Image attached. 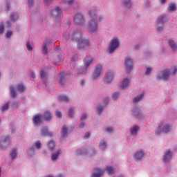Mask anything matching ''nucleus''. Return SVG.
<instances>
[{
	"label": "nucleus",
	"instance_id": "f257e3e1",
	"mask_svg": "<svg viewBox=\"0 0 177 177\" xmlns=\"http://www.w3.org/2000/svg\"><path fill=\"white\" fill-rule=\"evenodd\" d=\"M70 37L73 41L77 42L78 49H82L86 46L91 45V42L87 39H82V32L80 30H73Z\"/></svg>",
	"mask_w": 177,
	"mask_h": 177
},
{
	"label": "nucleus",
	"instance_id": "f03ea898",
	"mask_svg": "<svg viewBox=\"0 0 177 177\" xmlns=\"http://www.w3.org/2000/svg\"><path fill=\"white\" fill-rule=\"evenodd\" d=\"M89 15L93 18L91 21L88 22V30L91 32H95L97 31V23L95 20V12L93 10L88 11Z\"/></svg>",
	"mask_w": 177,
	"mask_h": 177
},
{
	"label": "nucleus",
	"instance_id": "7ed1b4c3",
	"mask_svg": "<svg viewBox=\"0 0 177 177\" xmlns=\"http://www.w3.org/2000/svg\"><path fill=\"white\" fill-rule=\"evenodd\" d=\"M162 122L158 127V129L156 131V135H161L162 133H168L172 129V125L169 124H165Z\"/></svg>",
	"mask_w": 177,
	"mask_h": 177
},
{
	"label": "nucleus",
	"instance_id": "20e7f679",
	"mask_svg": "<svg viewBox=\"0 0 177 177\" xmlns=\"http://www.w3.org/2000/svg\"><path fill=\"white\" fill-rule=\"evenodd\" d=\"M92 62H93V59L86 57L84 59L85 68L79 69L77 71L78 74H86L88 67H89V65L92 63Z\"/></svg>",
	"mask_w": 177,
	"mask_h": 177
},
{
	"label": "nucleus",
	"instance_id": "39448f33",
	"mask_svg": "<svg viewBox=\"0 0 177 177\" xmlns=\"http://www.w3.org/2000/svg\"><path fill=\"white\" fill-rule=\"evenodd\" d=\"M120 46V41H118V39L113 38L109 44V53H113L115 49L118 48V47Z\"/></svg>",
	"mask_w": 177,
	"mask_h": 177
},
{
	"label": "nucleus",
	"instance_id": "423d86ee",
	"mask_svg": "<svg viewBox=\"0 0 177 177\" xmlns=\"http://www.w3.org/2000/svg\"><path fill=\"white\" fill-rule=\"evenodd\" d=\"M50 16L53 17H55V19H60L62 16H63V12H62V10L60 8L57 7L55 10H52L50 12Z\"/></svg>",
	"mask_w": 177,
	"mask_h": 177
},
{
	"label": "nucleus",
	"instance_id": "0eeeda50",
	"mask_svg": "<svg viewBox=\"0 0 177 177\" xmlns=\"http://www.w3.org/2000/svg\"><path fill=\"white\" fill-rule=\"evenodd\" d=\"M102 68H103V66L101 64L97 65V66L95 67V70L92 76L93 80H97V78H99L100 77V74H102Z\"/></svg>",
	"mask_w": 177,
	"mask_h": 177
},
{
	"label": "nucleus",
	"instance_id": "6e6552de",
	"mask_svg": "<svg viewBox=\"0 0 177 177\" xmlns=\"http://www.w3.org/2000/svg\"><path fill=\"white\" fill-rule=\"evenodd\" d=\"M75 23L76 24H79L80 26H82L84 23H85V19L84 18V16L81 14H76L73 19Z\"/></svg>",
	"mask_w": 177,
	"mask_h": 177
},
{
	"label": "nucleus",
	"instance_id": "1a4fd4ad",
	"mask_svg": "<svg viewBox=\"0 0 177 177\" xmlns=\"http://www.w3.org/2000/svg\"><path fill=\"white\" fill-rule=\"evenodd\" d=\"M10 142V138H9V136H7L3 138V140L0 141V147L1 149H5L9 145V143Z\"/></svg>",
	"mask_w": 177,
	"mask_h": 177
},
{
	"label": "nucleus",
	"instance_id": "9d476101",
	"mask_svg": "<svg viewBox=\"0 0 177 177\" xmlns=\"http://www.w3.org/2000/svg\"><path fill=\"white\" fill-rule=\"evenodd\" d=\"M125 66H126V70H127V73H129V71H131V69L133 68L132 59H131L129 57L126 59Z\"/></svg>",
	"mask_w": 177,
	"mask_h": 177
},
{
	"label": "nucleus",
	"instance_id": "9b49d317",
	"mask_svg": "<svg viewBox=\"0 0 177 177\" xmlns=\"http://www.w3.org/2000/svg\"><path fill=\"white\" fill-rule=\"evenodd\" d=\"M165 18V17L160 16L156 21L157 25L158 26V31H162V27H164V22H165L164 19Z\"/></svg>",
	"mask_w": 177,
	"mask_h": 177
},
{
	"label": "nucleus",
	"instance_id": "f8f14e48",
	"mask_svg": "<svg viewBox=\"0 0 177 177\" xmlns=\"http://www.w3.org/2000/svg\"><path fill=\"white\" fill-rule=\"evenodd\" d=\"M32 122L35 125H39L42 122V115L41 114L35 115L32 118Z\"/></svg>",
	"mask_w": 177,
	"mask_h": 177
},
{
	"label": "nucleus",
	"instance_id": "ddd939ff",
	"mask_svg": "<svg viewBox=\"0 0 177 177\" xmlns=\"http://www.w3.org/2000/svg\"><path fill=\"white\" fill-rule=\"evenodd\" d=\"M114 75H113L112 72H107L106 75H105V78H104V83L105 84H110V82L111 81H113V78Z\"/></svg>",
	"mask_w": 177,
	"mask_h": 177
},
{
	"label": "nucleus",
	"instance_id": "4468645a",
	"mask_svg": "<svg viewBox=\"0 0 177 177\" xmlns=\"http://www.w3.org/2000/svg\"><path fill=\"white\" fill-rule=\"evenodd\" d=\"M104 174V170L102 169H95V171L93 173L91 177H102Z\"/></svg>",
	"mask_w": 177,
	"mask_h": 177
},
{
	"label": "nucleus",
	"instance_id": "2eb2a0df",
	"mask_svg": "<svg viewBox=\"0 0 177 177\" xmlns=\"http://www.w3.org/2000/svg\"><path fill=\"white\" fill-rule=\"evenodd\" d=\"M171 157H172V152L170 150H167L164 155L163 161L165 162H168V161L171 160Z\"/></svg>",
	"mask_w": 177,
	"mask_h": 177
},
{
	"label": "nucleus",
	"instance_id": "dca6fc26",
	"mask_svg": "<svg viewBox=\"0 0 177 177\" xmlns=\"http://www.w3.org/2000/svg\"><path fill=\"white\" fill-rule=\"evenodd\" d=\"M134 157L136 160H142V158L145 157V152L143 151H137L135 153Z\"/></svg>",
	"mask_w": 177,
	"mask_h": 177
},
{
	"label": "nucleus",
	"instance_id": "f3484780",
	"mask_svg": "<svg viewBox=\"0 0 177 177\" xmlns=\"http://www.w3.org/2000/svg\"><path fill=\"white\" fill-rule=\"evenodd\" d=\"M41 133L42 136H52V133L48 131V127H43L41 130Z\"/></svg>",
	"mask_w": 177,
	"mask_h": 177
},
{
	"label": "nucleus",
	"instance_id": "a211bd4d",
	"mask_svg": "<svg viewBox=\"0 0 177 177\" xmlns=\"http://www.w3.org/2000/svg\"><path fill=\"white\" fill-rule=\"evenodd\" d=\"M169 75H171L169 70H164L162 71V78H163V80H168V78H169Z\"/></svg>",
	"mask_w": 177,
	"mask_h": 177
},
{
	"label": "nucleus",
	"instance_id": "6ab92c4d",
	"mask_svg": "<svg viewBox=\"0 0 177 177\" xmlns=\"http://www.w3.org/2000/svg\"><path fill=\"white\" fill-rule=\"evenodd\" d=\"M129 86V79L125 78L122 81V84L120 85V88H122V89H125V88H128Z\"/></svg>",
	"mask_w": 177,
	"mask_h": 177
},
{
	"label": "nucleus",
	"instance_id": "aec40b11",
	"mask_svg": "<svg viewBox=\"0 0 177 177\" xmlns=\"http://www.w3.org/2000/svg\"><path fill=\"white\" fill-rule=\"evenodd\" d=\"M44 118L46 121H50L52 120V113L49 111L44 112Z\"/></svg>",
	"mask_w": 177,
	"mask_h": 177
},
{
	"label": "nucleus",
	"instance_id": "412c9836",
	"mask_svg": "<svg viewBox=\"0 0 177 177\" xmlns=\"http://www.w3.org/2000/svg\"><path fill=\"white\" fill-rule=\"evenodd\" d=\"M66 75L64 72H62L59 75V84L64 85V81L66 80Z\"/></svg>",
	"mask_w": 177,
	"mask_h": 177
},
{
	"label": "nucleus",
	"instance_id": "4be33fe9",
	"mask_svg": "<svg viewBox=\"0 0 177 177\" xmlns=\"http://www.w3.org/2000/svg\"><path fill=\"white\" fill-rule=\"evenodd\" d=\"M60 153H61V152H60V150H58V151H57V153H53L52 156H51V160H52L53 161H56V160H57L59 156H60Z\"/></svg>",
	"mask_w": 177,
	"mask_h": 177
},
{
	"label": "nucleus",
	"instance_id": "5701e85b",
	"mask_svg": "<svg viewBox=\"0 0 177 177\" xmlns=\"http://www.w3.org/2000/svg\"><path fill=\"white\" fill-rule=\"evenodd\" d=\"M138 131H139V127L138 126H134L133 128L130 129V132L132 135H136Z\"/></svg>",
	"mask_w": 177,
	"mask_h": 177
},
{
	"label": "nucleus",
	"instance_id": "b1692460",
	"mask_svg": "<svg viewBox=\"0 0 177 177\" xmlns=\"http://www.w3.org/2000/svg\"><path fill=\"white\" fill-rule=\"evenodd\" d=\"M61 133L62 138H66V136H67V127L66 126H63Z\"/></svg>",
	"mask_w": 177,
	"mask_h": 177
},
{
	"label": "nucleus",
	"instance_id": "393cba45",
	"mask_svg": "<svg viewBox=\"0 0 177 177\" xmlns=\"http://www.w3.org/2000/svg\"><path fill=\"white\" fill-rule=\"evenodd\" d=\"M169 45L171 48L172 50H176V44L175 43V41H174L172 40H169Z\"/></svg>",
	"mask_w": 177,
	"mask_h": 177
},
{
	"label": "nucleus",
	"instance_id": "a878e982",
	"mask_svg": "<svg viewBox=\"0 0 177 177\" xmlns=\"http://www.w3.org/2000/svg\"><path fill=\"white\" fill-rule=\"evenodd\" d=\"M10 89V95L12 97H16V96H17V94L16 93V91H15V87L11 86Z\"/></svg>",
	"mask_w": 177,
	"mask_h": 177
},
{
	"label": "nucleus",
	"instance_id": "bb28decb",
	"mask_svg": "<svg viewBox=\"0 0 177 177\" xmlns=\"http://www.w3.org/2000/svg\"><path fill=\"white\" fill-rule=\"evenodd\" d=\"M168 10L169 12H174V10H176V6L174 3H170V5L168 7Z\"/></svg>",
	"mask_w": 177,
	"mask_h": 177
},
{
	"label": "nucleus",
	"instance_id": "cd10ccee",
	"mask_svg": "<svg viewBox=\"0 0 177 177\" xmlns=\"http://www.w3.org/2000/svg\"><path fill=\"white\" fill-rule=\"evenodd\" d=\"M144 93L140 94V95L136 97L133 100L134 103H138L144 96Z\"/></svg>",
	"mask_w": 177,
	"mask_h": 177
},
{
	"label": "nucleus",
	"instance_id": "c85d7f7f",
	"mask_svg": "<svg viewBox=\"0 0 177 177\" xmlns=\"http://www.w3.org/2000/svg\"><path fill=\"white\" fill-rule=\"evenodd\" d=\"M123 3L127 8H130L132 5L131 0H123Z\"/></svg>",
	"mask_w": 177,
	"mask_h": 177
},
{
	"label": "nucleus",
	"instance_id": "c756f323",
	"mask_svg": "<svg viewBox=\"0 0 177 177\" xmlns=\"http://www.w3.org/2000/svg\"><path fill=\"white\" fill-rule=\"evenodd\" d=\"M17 89L19 92H24L26 91V87L23 84H19L17 86Z\"/></svg>",
	"mask_w": 177,
	"mask_h": 177
},
{
	"label": "nucleus",
	"instance_id": "7c9ffc66",
	"mask_svg": "<svg viewBox=\"0 0 177 177\" xmlns=\"http://www.w3.org/2000/svg\"><path fill=\"white\" fill-rule=\"evenodd\" d=\"M109 175H113V174H114V169L111 167H107L106 168Z\"/></svg>",
	"mask_w": 177,
	"mask_h": 177
},
{
	"label": "nucleus",
	"instance_id": "2f4dec72",
	"mask_svg": "<svg viewBox=\"0 0 177 177\" xmlns=\"http://www.w3.org/2000/svg\"><path fill=\"white\" fill-rule=\"evenodd\" d=\"M60 102H68V97L66 95H60L59 96Z\"/></svg>",
	"mask_w": 177,
	"mask_h": 177
},
{
	"label": "nucleus",
	"instance_id": "473e14b6",
	"mask_svg": "<svg viewBox=\"0 0 177 177\" xmlns=\"http://www.w3.org/2000/svg\"><path fill=\"white\" fill-rule=\"evenodd\" d=\"M48 148L51 151L55 149V142H53V140L50 141L48 142Z\"/></svg>",
	"mask_w": 177,
	"mask_h": 177
},
{
	"label": "nucleus",
	"instance_id": "72a5a7b5",
	"mask_svg": "<svg viewBox=\"0 0 177 177\" xmlns=\"http://www.w3.org/2000/svg\"><path fill=\"white\" fill-rule=\"evenodd\" d=\"M10 17H11V20H12V21H16V20H17V19H19V15H17V13L12 14Z\"/></svg>",
	"mask_w": 177,
	"mask_h": 177
},
{
	"label": "nucleus",
	"instance_id": "f704fd0d",
	"mask_svg": "<svg viewBox=\"0 0 177 177\" xmlns=\"http://www.w3.org/2000/svg\"><path fill=\"white\" fill-rule=\"evenodd\" d=\"M10 155L12 160H15V158H16V156H17V152H16V149H13Z\"/></svg>",
	"mask_w": 177,
	"mask_h": 177
},
{
	"label": "nucleus",
	"instance_id": "c9c22d12",
	"mask_svg": "<svg viewBox=\"0 0 177 177\" xmlns=\"http://www.w3.org/2000/svg\"><path fill=\"white\" fill-rule=\"evenodd\" d=\"M100 147L102 150H104V149H106V147H107V144L106 143V142H100Z\"/></svg>",
	"mask_w": 177,
	"mask_h": 177
},
{
	"label": "nucleus",
	"instance_id": "e433bc0d",
	"mask_svg": "<svg viewBox=\"0 0 177 177\" xmlns=\"http://www.w3.org/2000/svg\"><path fill=\"white\" fill-rule=\"evenodd\" d=\"M9 109V102L6 103L5 105H3L1 108V111H6Z\"/></svg>",
	"mask_w": 177,
	"mask_h": 177
},
{
	"label": "nucleus",
	"instance_id": "4c0bfd02",
	"mask_svg": "<svg viewBox=\"0 0 177 177\" xmlns=\"http://www.w3.org/2000/svg\"><path fill=\"white\" fill-rule=\"evenodd\" d=\"M119 96H120V93H115L112 95V99H113V100H117V99H118Z\"/></svg>",
	"mask_w": 177,
	"mask_h": 177
},
{
	"label": "nucleus",
	"instance_id": "58836bf2",
	"mask_svg": "<svg viewBox=\"0 0 177 177\" xmlns=\"http://www.w3.org/2000/svg\"><path fill=\"white\" fill-rule=\"evenodd\" d=\"M40 76H41V80H44V78H45V77H46V73H45V71H44V70H41Z\"/></svg>",
	"mask_w": 177,
	"mask_h": 177
},
{
	"label": "nucleus",
	"instance_id": "ea45409f",
	"mask_svg": "<svg viewBox=\"0 0 177 177\" xmlns=\"http://www.w3.org/2000/svg\"><path fill=\"white\" fill-rule=\"evenodd\" d=\"M42 50L44 53L46 54L48 53V48H46V44H44L42 46Z\"/></svg>",
	"mask_w": 177,
	"mask_h": 177
},
{
	"label": "nucleus",
	"instance_id": "a19ab883",
	"mask_svg": "<svg viewBox=\"0 0 177 177\" xmlns=\"http://www.w3.org/2000/svg\"><path fill=\"white\" fill-rule=\"evenodd\" d=\"M35 147L37 149H41V142L40 141H37L35 142Z\"/></svg>",
	"mask_w": 177,
	"mask_h": 177
},
{
	"label": "nucleus",
	"instance_id": "79ce46f5",
	"mask_svg": "<svg viewBox=\"0 0 177 177\" xmlns=\"http://www.w3.org/2000/svg\"><path fill=\"white\" fill-rule=\"evenodd\" d=\"M26 48H27L28 50H32V47L31 46V44H30V41L27 42Z\"/></svg>",
	"mask_w": 177,
	"mask_h": 177
},
{
	"label": "nucleus",
	"instance_id": "37998d69",
	"mask_svg": "<svg viewBox=\"0 0 177 177\" xmlns=\"http://www.w3.org/2000/svg\"><path fill=\"white\" fill-rule=\"evenodd\" d=\"M97 111L98 114H102V111H103V108H102V106H98V107L97 108Z\"/></svg>",
	"mask_w": 177,
	"mask_h": 177
},
{
	"label": "nucleus",
	"instance_id": "c03bdc74",
	"mask_svg": "<svg viewBox=\"0 0 177 177\" xmlns=\"http://www.w3.org/2000/svg\"><path fill=\"white\" fill-rule=\"evenodd\" d=\"M73 113H74V109H73V108H71L68 111L69 117H73Z\"/></svg>",
	"mask_w": 177,
	"mask_h": 177
},
{
	"label": "nucleus",
	"instance_id": "a18cd8bd",
	"mask_svg": "<svg viewBox=\"0 0 177 177\" xmlns=\"http://www.w3.org/2000/svg\"><path fill=\"white\" fill-rule=\"evenodd\" d=\"M12 34H13V32H12V31H8L6 35V38H10V37H12Z\"/></svg>",
	"mask_w": 177,
	"mask_h": 177
},
{
	"label": "nucleus",
	"instance_id": "49530a36",
	"mask_svg": "<svg viewBox=\"0 0 177 177\" xmlns=\"http://www.w3.org/2000/svg\"><path fill=\"white\" fill-rule=\"evenodd\" d=\"M5 31V28L3 27V25L0 26V34H2Z\"/></svg>",
	"mask_w": 177,
	"mask_h": 177
},
{
	"label": "nucleus",
	"instance_id": "de8ad7c7",
	"mask_svg": "<svg viewBox=\"0 0 177 177\" xmlns=\"http://www.w3.org/2000/svg\"><path fill=\"white\" fill-rule=\"evenodd\" d=\"M172 69H173L172 74H173V75H175V74L177 73V67L174 66L172 68Z\"/></svg>",
	"mask_w": 177,
	"mask_h": 177
},
{
	"label": "nucleus",
	"instance_id": "09e8293b",
	"mask_svg": "<svg viewBox=\"0 0 177 177\" xmlns=\"http://www.w3.org/2000/svg\"><path fill=\"white\" fill-rule=\"evenodd\" d=\"M151 73V68H147V71L145 72V74L147 75Z\"/></svg>",
	"mask_w": 177,
	"mask_h": 177
},
{
	"label": "nucleus",
	"instance_id": "8fccbe9b",
	"mask_svg": "<svg viewBox=\"0 0 177 177\" xmlns=\"http://www.w3.org/2000/svg\"><path fill=\"white\" fill-rule=\"evenodd\" d=\"M106 132H108V133H110L113 132V128L108 127L106 129Z\"/></svg>",
	"mask_w": 177,
	"mask_h": 177
},
{
	"label": "nucleus",
	"instance_id": "3c124183",
	"mask_svg": "<svg viewBox=\"0 0 177 177\" xmlns=\"http://www.w3.org/2000/svg\"><path fill=\"white\" fill-rule=\"evenodd\" d=\"M74 2V0H65V3H68V5H71Z\"/></svg>",
	"mask_w": 177,
	"mask_h": 177
},
{
	"label": "nucleus",
	"instance_id": "603ef678",
	"mask_svg": "<svg viewBox=\"0 0 177 177\" xmlns=\"http://www.w3.org/2000/svg\"><path fill=\"white\" fill-rule=\"evenodd\" d=\"M56 116L58 117V118H60V117H62V112L57 111L56 112Z\"/></svg>",
	"mask_w": 177,
	"mask_h": 177
},
{
	"label": "nucleus",
	"instance_id": "864d4df0",
	"mask_svg": "<svg viewBox=\"0 0 177 177\" xmlns=\"http://www.w3.org/2000/svg\"><path fill=\"white\" fill-rule=\"evenodd\" d=\"M28 3L29 6H32L34 3V1L32 0H28Z\"/></svg>",
	"mask_w": 177,
	"mask_h": 177
},
{
	"label": "nucleus",
	"instance_id": "5fc2aeb1",
	"mask_svg": "<svg viewBox=\"0 0 177 177\" xmlns=\"http://www.w3.org/2000/svg\"><path fill=\"white\" fill-rule=\"evenodd\" d=\"M63 57H64L63 54H61V56L58 57L57 62L59 63V62H60L62 60V59H63Z\"/></svg>",
	"mask_w": 177,
	"mask_h": 177
},
{
	"label": "nucleus",
	"instance_id": "6e6d98bb",
	"mask_svg": "<svg viewBox=\"0 0 177 177\" xmlns=\"http://www.w3.org/2000/svg\"><path fill=\"white\" fill-rule=\"evenodd\" d=\"M91 136V133L89 132H87L85 136H84V138L85 139H88V138H89Z\"/></svg>",
	"mask_w": 177,
	"mask_h": 177
},
{
	"label": "nucleus",
	"instance_id": "4d7b16f0",
	"mask_svg": "<svg viewBox=\"0 0 177 177\" xmlns=\"http://www.w3.org/2000/svg\"><path fill=\"white\" fill-rule=\"evenodd\" d=\"M53 0H44L46 5H49Z\"/></svg>",
	"mask_w": 177,
	"mask_h": 177
},
{
	"label": "nucleus",
	"instance_id": "13d9d810",
	"mask_svg": "<svg viewBox=\"0 0 177 177\" xmlns=\"http://www.w3.org/2000/svg\"><path fill=\"white\" fill-rule=\"evenodd\" d=\"M77 153V154H84V151H82V149H78Z\"/></svg>",
	"mask_w": 177,
	"mask_h": 177
},
{
	"label": "nucleus",
	"instance_id": "bf43d9fd",
	"mask_svg": "<svg viewBox=\"0 0 177 177\" xmlns=\"http://www.w3.org/2000/svg\"><path fill=\"white\" fill-rule=\"evenodd\" d=\"M84 127H85V123L84 122H82L80 125V128H84Z\"/></svg>",
	"mask_w": 177,
	"mask_h": 177
},
{
	"label": "nucleus",
	"instance_id": "052dcab7",
	"mask_svg": "<svg viewBox=\"0 0 177 177\" xmlns=\"http://www.w3.org/2000/svg\"><path fill=\"white\" fill-rule=\"evenodd\" d=\"M86 118V114H83V115L81 118V120H85Z\"/></svg>",
	"mask_w": 177,
	"mask_h": 177
},
{
	"label": "nucleus",
	"instance_id": "680f3d73",
	"mask_svg": "<svg viewBox=\"0 0 177 177\" xmlns=\"http://www.w3.org/2000/svg\"><path fill=\"white\" fill-rule=\"evenodd\" d=\"M81 85L82 86H84V85H85V82L84 80H82Z\"/></svg>",
	"mask_w": 177,
	"mask_h": 177
},
{
	"label": "nucleus",
	"instance_id": "e2e57ef3",
	"mask_svg": "<svg viewBox=\"0 0 177 177\" xmlns=\"http://www.w3.org/2000/svg\"><path fill=\"white\" fill-rule=\"evenodd\" d=\"M6 24H7V27H10V22L7 21Z\"/></svg>",
	"mask_w": 177,
	"mask_h": 177
},
{
	"label": "nucleus",
	"instance_id": "0e129e2a",
	"mask_svg": "<svg viewBox=\"0 0 177 177\" xmlns=\"http://www.w3.org/2000/svg\"><path fill=\"white\" fill-rule=\"evenodd\" d=\"M165 2H167V0H161L162 3H165Z\"/></svg>",
	"mask_w": 177,
	"mask_h": 177
},
{
	"label": "nucleus",
	"instance_id": "69168bd1",
	"mask_svg": "<svg viewBox=\"0 0 177 177\" xmlns=\"http://www.w3.org/2000/svg\"><path fill=\"white\" fill-rule=\"evenodd\" d=\"M102 17H99V21H102Z\"/></svg>",
	"mask_w": 177,
	"mask_h": 177
},
{
	"label": "nucleus",
	"instance_id": "338daca9",
	"mask_svg": "<svg viewBox=\"0 0 177 177\" xmlns=\"http://www.w3.org/2000/svg\"><path fill=\"white\" fill-rule=\"evenodd\" d=\"M157 80H161V77L158 76V77H157Z\"/></svg>",
	"mask_w": 177,
	"mask_h": 177
},
{
	"label": "nucleus",
	"instance_id": "774afa93",
	"mask_svg": "<svg viewBox=\"0 0 177 177\" xmlns=\"http://www.w3.org/2000/svg\"><path fill=\"white\" fill-rule=\"evenodd\" d=\"M10 8H9V6H7V10H9Z\"/></svg>",
	"mask_w": 177,
	"mask_h": 177
}]
</instances>
